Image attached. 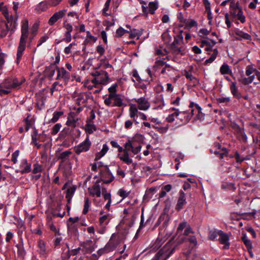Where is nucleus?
<instances>
[{"label":"nucleus","instance_id":"2","mask_svg":"<svg viewBox=\"0 0 260 260\" xmlns=\"http://www.w3.org/2000/svg\"><path fill=\"white\" fill-rule=\"evenodd\" d=\"M117 148L119 152L118 157L126 164L129 165L133 162V159L129 157V152L131 151L134 154H137L141 151V146H135L134 141L128 140L124 144V148L119 145Z\"/></svg>","mask_w":260,"mask_h":260},{"label":"nucleus","instance_id":"52","mask_svg":"<svg viewBox=\"0 0 260 260\" xmlns=\"http://www.w3.org/2000/svg\"><path fill=\"white\" fill-rule=\"evenodd\" d=\"M109 215H104L100 218L99 221L101 225H106L108 223Z\"/></svg>","mask_w":260,"mask_h":260},{"label":"nucleus","instance_id":"43","mask_svg":"<svg viewBox=\"0 0 260 260\" xmlns=\"http://www.w3.org/2000/svg\"><path fill=\"white\" fill-rule=\"evenodd\" d=\"M102 193L105 200H107L109 202L112 201L111 194L107 192V189L105 187H102Z\"/></svg>","mask_w":260,"mask_h":260},{"label":"nucleus","instance_id":"30","mask_svg":"<svg viewBox=\"0 0 260 260\" xmlns=\"http://www.w3.org/2000/svg\"><path fill=\"white\" fill-rule=\"evenodd\" d=\"M108 150V146L106 144H104L102 149L100 152L96 153L95 157V160L100 159L101 157L105 155Z\"/></svg>","mask_w":260,"mask_h":260},{"label":"nucleus","instance_id":"4","mask_svg":"<svg viewBox=\"0 0 260 260\" xmlns=\"http://www.w3.org/2000/svg\"><path fill=\"white\" fill-rule=\"evenodd\" d=\"M177 244H174V240L171 239L156 253L154 257L157 260H166L173 253Z\"/></svg>","mask_w":260,"mask_h":260},{"label":"nucleus","instance_id":"50","mask_svg":"<svg viewBox=\"0 0 260 260\" xmlns=\"http://www.w3.org/2000/svg\"><path fill=\"white\" fill-rule=\"evenodd\" d=\"M43 171L42 166L37 163L34 165V168L32 170V173L37 174L38 173L42 172Z\"/></svg>","mask_w":260,"mask_h":260},{"label":"nucleus","instance_id":"8","mask_svg":"<svg viewBox=\"0 0 260 260\" xmlns=\"http://www.w3.org/2000/svg\"><path fill=\"white\" fill-rule=\"evenodd\" d=\"M174 26L173 31L175 34L174 40L171 44L170 48L173 52L177 54L179 52V41L178 39L179 37V27L177 24H175Z\"/></svg>","mask_w":260,"mask_h":260},{"label":"nucleus","instance_id":"39","mask_svg":"<svg viewBox=\"0 0 260 260\" xmlns=\"http://www.w3.org/2000/svg\"><path fill=\"white\" fill-rule=\"evenodd\" d=\"M221 188L224 189L233 190L236 189L235 183L231 182H224L221 185Z\"/></svg>","mask_w":260,"mask_h":260},{"label":"nucleus","instance_id":"60","mask_svg":"<svg viewBox=\"0 0 260 260\" xmlns=\"http://www.w3.org/2000/svg\"><path fill=\"white\" fill-rule=\"evenodd\" d=\"M19 155V151L16 150L12 155L11 160L14 164H16L17 162V157Z\"/></svg>","mask_w":260,"mask_h":260},{"label":"nucleus","instance_id":"16","mask_svg":"<svg viewBox=\"0 0 260 260\" xmlns=\"http://www.w3.org/2000/svg\"><path fill=\"white\" fill-rule=\"evenodd\" d=\"M76 116L75 113L71 112L68 116L66 124L68 126L75 127L76 126V123L79 120V118L77 117Z\"/></svg>","mask_w":260,"mask_h":260},{"label":"nucleus","instance_id":"26","mask_svg":"<svg viewBox=\"0 0 260 260\" xmlns=\"http://www.w3.org/2000/svg\"><path fill=\"white\" fill-rule=\"evenodd\" d=\"M9 30L8 24L4 21L0 22V38L5 37Z\"/></svg>","mask_w":260,"mask_h":260},{"label":"nucleus","instance_id":"17","mask_svg":"<svg viewBox=\"0 0 260 260\" xmlns=\"http://www.w3.org/2000/svg\"><path fill=\"white\" fill-rule=\"evenodd\" d=\"M255 212H248V213H239L237 212H232L231 213L230 218L232 220H240L241 218L244 219H246V218L241 217V216L243 215H247V216H254L255 214Z\"/></svg>","mask_w":260,"mask_h":260},{"label":"nucleus","instance_id":"34","mask_svg":"<svg viewBox=\"0 0 260 260\" xmlns=\"http://www.w3.org/2000/svg\"><path fill=\"white\" fill-rule=\"evenodd\" d=\"M37 250L39 253L42 256H44L46 254V247L45 243L43 241L40 240L38 242Z\"/></svg>","mask_w":260,"mask_h":260},{"label":"nucleus","instance_id":"47","mask_svg":"<svg viewBox=\"0 0 260 260\" xmlns=\"http://www.w3.org/2000/svg\"><path fill=\"white\" fill-rule=\"evenodd\" d=\"M157 9V4L153 2H150L148 7V12L151 14L154 13V11Z\"/></svg>","mask_w":260,"mask_h":260},{"label":"nucleus","instance_id":"38","mask_svg":"<svg viewBox=\"0 0 260 260\" xmlns=\"http://www.w3.org/2000/svg\"><path fill=\"white\" fill-rule=\"evenodd\" d=\"M237 19L239 20L242 23H244L246 21L245 16L243 14V12L241 7H240L238 9Z\"/></svg>","mask_w":260,"mask_h":260},{"label":"nucleus","instance_id":"11","mask_svg":"<svg viewBox=\"0 0 260 260\" xmlns=\"http://www.w3.org/2000/svg\"><path fill=\"white\" fill-rule=\"evenodd\" d=\"M57 75V80L62 79L65 82H68L70 79V74L64 68L56 67Z\"/></svg>","mask_w":260,"mask_h":260},{"label":"nucleus","instance_id":"9","mask_svg":"<svg viewBox=\"0 0 260 260\" xmlns=\"http://www.w3.org/2000/svg\"><path fill=\"white\" fill-rule=\"evenodd\" d=\"M217 241L220 244L224 245L222 247L223 249H229L230 248V243L229 241L230 236L229 234L220 230L219 238Z\"/></svg>","mask_w":260,"mask_h":260},{"label":"nucleus","instance_id":"24","mask_svg":"<svg viewBox=\"0 0 260 260\" xmlns=\"http://www.w3.org/2000/svg\"><path fill=\"white\" fill-rule=\"evenodd\" d=\"M230 90L231 93L235 98L240 99L242 98V94L241 92L238 91V88L236 86V82H232L230 86Z\"/></svg>","mask_w":260,"mask_h":260},{"label":"nucleus","instance_id":"62","mask_svg":"<svg viewBox=\"0 0 260 260\" xmlns=\"http://www.w3.org/2000/svg\"><path fill=\"white\" fill-rule=\"evenodd\" d=\"M96 51L100 55V56H102L105 52V48L102 45H98L96 47Z\"/></svg>","mask_w":260,"mask_h":260},{"label":"nucleus","instance_id":"59","mask_svg":"<svg viewBox=\"0 0 260 260\" xmlns=\"http://www.w3.org/2000/svg\"><path fill=\"white\" fill-rule=\"evenodd\" d=\"M117 85L114 84L108 88V91L110 93L109 94L115 95L116 94V88Z\"/></svg>","mask_w":260,"mask_h":260},{"label":"nucleus","instance_id":"21","mask_svg":"<svg viewBox=\"0 0 260 260\" xmlns=\"http://www.w3.org/2000/svg\"><path fill=\"white\" fill-rule=\"evenodd\" d=\"M101 179L103 183L108 184L113 180L114 177L109 170H106L102 175Z\"/></svg>","mask_w":260,"mask_h":260},{"label":"nucleus","instance_id":"49","mask_svg":"<svg viewBox=\"0 0 260 260\" xmlns=\"http://www.w3.org/2000/svg\"><path fill=\"white\" fill-rule=\"evenodd\" d=\"M257 70L253 67V64H250L247 66L246 69V75L247 76H249L252 73H255Z\"/></svg>","mask_w":260,"mask_h":260},{"label":"nucleus","instance_id":"46","mask_svg":"<svg viewBox=\"0 0 260 260\" xmlns=\"http://www.w3.org/2000/svg\"><path fill=\"white\" fill-rule=\"evenodd\" d=\"M185 199V194L182 191L180 190V209L182 208V206L186 203Z\"/></svg>","mask_w":260,"mask_h":260},{"label":"nucleus","instance_id":"13","mask_svg":"<svg viewBox=\"0 0 260 260\" xmlns=\"http://www.w3.org/2000/svg\"><path fill=\"white\" fill-rule=\"evenodd\" d=\"M99 181H97L91 187L88 188V191L92 197L96 196V197H100L102 192V187L99 184Z\"/></svg>","mask_w":260,"mask_h":260},{"label":"nucleus","instance_id":"58","mask_svg":"<svg viewBox=\"0 0 260 260\" xmlns=\"http://www.w3.org/2000/svg\"><path fill=\"white\" fill-rule=\"evenodd\" d=\"M187 19H184L183 14L180 12V28L184 26V24L187 25L188 22Z\"/></svg>","mask_w":260,"mask_h":260},{"label":"nucleus","instance_id":"25","mask_svg":"<svg viewBox=\"0 0 260 260\" xmlns=\"http://www.w3.org/2000/svg\"><path fill=\"white\" fill-rule=\"evenodd\" d=\"M241 241L244 243L247 248V251H249L250 249H252V244L251 240L247 238L246 234L244 231L242 232V236L241 237Z\"/></svg>","mask_w":260,"mask_h":260},{"label":"nucleus","instance_id":"63","mask_svg":"<svg viewBox=\"0 0 260 260\" xmlns=\"http://www.w3.org/2000/svg\"><path fill=\"white\" fill-rule=\"evenodd\" d=\"M48 38L49 37L46 35L41 37L38 41L37 47L41 46L43 43L45 42L48 39Z\"/></svg>","mask_w":260,"mask_h":260},{"label":"nucleus","instance_id":"19","mask_svg":"<svg viewBox=\"0 0 260 260\" xmlns=\"http://www.w3.org/2000/svg\"><path fill=\"white\" fill-rule=\"evenodd\" d=\"M118 243L117 240L116 239V237L115 235H112L109 241L106 244L105 248L109 251H111L115 249Z\"/></svg>","mask_w":260,"mask_h":260},{"label":"nucleus","instance_id":"44","mask_svg":"<svg viewBox=\"0 0 260 260\" xmlns=\"http://www.w3.org/2000/svg\"><path fill=\"white\" fill-rule=\"evenodd\" d=\"M25 124L24 125V128H23L22 127H20L19 128V132L20 133H23L24 130L27 132L29 129V128L30 127L31 123H30V121H29V120H28V117H27L25 119Z\"/></svg>","mask_w":260,"mask_h":260},{"label":"nucleus","instance_id":"56","mask_svg":"<svg viewBox=\"0 0 260 260\" xmlns=\"http://www.w3.org/2000/svg\"><path fill=\"white\" fill-rule=\"evenodd\" d=\"M118 195L122 198V199L126 198L129 194V191H126L123 189H120L118 191Z\"/></svg>","mask_w":260,"mask_h":260},{"label":"nucleus","instance_id":"6","mask_svg":"<svg viewBox=\"0 0 260 260\" xmlns=\"http://www.w3.org/2000/svg\"><path fill=\"white\" fill-rule=\"evenodd\" d=\"M188 107L190 110L194 109V111L196 110L197 112V113H194V116L191 121L192 123H195L198 121L202 122L205 120V114L202 112V108L198 104L190 102Z\"/></svg>","mask_w":260,"mask_h":260},{"label":"nucleus","instance_id":"14","mask_svg":"<svg viewBox=\"0 0 260 260\" xmlns=\"http://www.w3.org/2000/svg\"><path fill=\"white\" fill-rule=\"evenodd\" d=\"M138 104V108L139 110L146 111L150 107V104L148 101L144 98H141L135 100Z\"/></svg>","mask_w":260,"mask_h":260},{"label":"nucleus","instance_id":"32","mask_svg":"<svg viewBox=\"0 0 260 260\" xmlns=\"http://www.w3.org/2000/svg\"><path fill=\"white\" fill-rule=\"evenodd\" d=\"M166 62L164 61L162 58H158L157 57L156 59V61L155 62V64L153 66V68L155 70V71L158 70L160 68L164 67L166 66Z\"/></svg>","mask_w":260,"mask_h":260},{"label":"nucleus","instance_id":"53","mask_svg":"<svg viewBox=\"0 0 260 260\" xmlns=\"http://www.w3.org/2000/svg\"><path fill=\"white\" fill-rule=\"evenodd\" d=\"M179 115V113L178 111H175L173 114L170 115L168 116V117L167 118V120L169 122H172L174 121L175 118H177L178 116Z\"/></svg>","mask_w":260,"mask_h":260},{"label":"nucleus","instance_id":"27","mask_svg":"<svg viewBox=\"0 0 260 260\" xmlns=\"http://www.w3.org/2000/svg\"><path fill=\"white\" fill-rule=\"evenodd\" d=\"M72 153V152L71 150H66L59 153L57 155V158L58 159H60L61 162H63L69 159Z\"/></svg>","mask_w":260,"mask_h":260},{"label":"nucleus","instance_id":"15","mask_svg":"<svg viewBox=\"0 0 260 260\" xmlns=\"http://www.w3.org/2000/svg\"><path fill=\"white\" fill-rule=\"evenodd\" d=\"M63 27L66 28V31L65 32L66 38L63 39V41L69 43L71 41L72 38L71 32L73 30V26L71 24L64 21L63 22Z\"/></svg>","mask_w":260,"mask_h":260},{"label":"nucleus","instance_id":"5","mask_svg":"<svg viewBox=\"0 0 260 260\" xmlns=\"http://www.w3.org/2000/svg\"><path fill=\"white\" fill-rule=\"evenodd\" d=\"M91 75L94 77L91 80V83L94 84V87L98 85H106L110 80L108 73L103 70L95 71L91 73Z\"/></svg>","mask_w":260,"mask_h":260},{"label":"nucleus","instance_id":"18","mask_svg":"<svg viewBox=\"0 0 260 260\" xmlns=\"http://www.w3.org/2000/svg\"><path fill=\"white\" fill-rule=\"evenodd\" d=\"M20 168L21 173H29L31 171V164L28 163L26 159H23L21 161Z\"/></svg>","mask_w":260,"mask_h":260},{"label":"nucleus","instance_id":"51","mask_svg":"<svg viewBox=\"0 0 260 260\" xmlns=\"http://www.w3.org/2000/svg\"><path fill=\"white\" fill-rule=\"evenodd\" d=\"M61 127V124L60 123L55 124L52 128L51 134L53 135H55L57 134L59 131L60 128Z\"/></svg>","mask_w":260,"mask_h":260},{"label":"nucleus","instance_id":"55","mask_svg":"<svg viewBox=\"0 0 260 260\" xmlns=\"http://www.w3.org/2000/svg\"><path fill=\"white\" fill-rule=\"evenodd\" d=\"M126 32H129V31L120 27L117 29L115 36L116 37H120Z\"/></svg>","mask_w":260,"mask_h":260},{"label":"nucleus","instance_id":"28","mask_svg":"<svg viewBox=\"0 0 260 260\" xmlns=\"http://www.w3.org/2000/svg\"><path fill=\"white\" fill-rule=\"evenodd\" d=\"M219 235V230H217L215 229L209 230L208 238L211 241H217V238Z\"/></svg>","mask_w":260,"mask_h":260},{"label":"nucleus","instance_id":"45","mask_svg":"<svg viewBox=\"0 0 260 260\" xmlns=\"http://www.w3.org/2000/svg\"><path fill=\"white\" fill-rule=\"evenodd\" d=\"M61 84H59L58 82H55L50 89L51 93L52 95L55 91L60 90L61 88Z\"/></svg>","mask_w":260,"mask_h":260},{"label":"nucleus","instance_id":"36","mask_svg":"<svg viewBox=\"0 0 260 260\" xmlns=\"http://www.w3.org/2000/svg\"><path fill=\"white\" fill-rule=\"evenodd\" d=\"M85 130L87 134H91L93 133L94 131H95L96 128L95 125L92 123L87 122L85 125Z\"/></svg>","mask_w":260,"mask_h":260},{"label":"nucleus","instance_id":"22","mask_svg":"<svg viewBox=\"0 0 260 260\" xmlns=\"http://www.w3.org/2000/svg\"><path fill=\"white\" fill-rule=\"evenodd\" d=\"M155 54L158 55V58H162V59L165 60L168 58V52L165 48L159 47V48H155Z\"/></svg>","mask_w":260,"mask_h":260},{"label":"nucleus","instance_id":"42","mask_svg":"<svg viewBox=\"0 0 260 260\" xmlns=\"http://www.w3.org/2000/svg\"><path fill=\"white\" fill-rule=\"evenodd\" d=\"M90 207V201L88 198H85L84 200V208L83 210V214H86L88 211Z\"/></svg>","mask_w":260,"mask_h":260},{"label":"nucleus","instance_id":"40","mask_svg":"<svg viewBox=\"0 0 260 260\" xmlns=\"http://www.w3.org/2000/svg\"><path fill=\"white\" fill-rule=\"evenodd\" d=\"M238 80L240 83L244 85H247L251 83L249 77H244L243 73L241 74L240 77L238 78Z\"/></svg>","mask_w":260,"mask_h":260},{"label":"nucleus","instance_id":"12","mask_svg":"<svg viewBox=\"0 0 260 260\" xmlns=\"http://www.w3.org/2000/svg\"><path fill=\"white\" fill-rule=\"evenodd\" d=\"M67 12V10L62 9L57 12H55L49 19L48 24L49 25H53L59 19L64 17Z\"/></svg>","mask_w":260,"mask_h":260},{"label":"nucleus","instance_id":"35","mask_svg":"<svg viewBox=\"0 0 260 260\" xmlns=\"http://www.w3.org/2000/svg\"><path fill=\"white\" fill-rule=\"evenodd\" d=\"M76 104L80 106L82 105L85 106V104L87 101L86 97L83 94H79L76 99Z\"/></svg>","mask_w":260,"mask_h":260},{"label":"nucleus","instance_id":"3","mask_svg":"<svg viewBox=\"0 0 260 260\" xmlns=\"http://www.w3.org/2000/svg\"><path fill=\"white\" fill-rule=\"evenodd\" d=\"M23 80L19 81L15 77H9L5 80L2 87L5 89H0V94H8L14 89H19Z\"/></svg>","mask_w":260,"mask_h":260},{"label":"nucleus","instance_id":"64","mask_svg":"<svg viewBox=\"0 0 260 260\" xmlns=\"http://www.w3.org/2000/svg\"><path fill=\"white\" fill-rule=\"evenodd\" d=\"M240 7V6H239L238 2H237L236 3H235V2H231V3H230V8L232 10H238Z\"/></svg>","mask_w":260,"mask_h":260},{"label":"nucleus","instance_id":"37","mask_svg":"<svg viewBox=\"0 0 260 260\" xmlns=\"http://www.w3.org/2000/svg\"><path fill=\"white\" fill-rule=\"evenodd\" d=\"M63 114L62 111H55L53 114L52 118L50 120L49 122L55 123L58 121L59 118Z\"/></svg>","mask_w":260,"mask_h":260},{"label":"nucleus","instance_id":"61","mask_svg":"<svg viewBox=\"0 0 260 260\" xmlns=\"http://www.w3.org/2000/svg\"><path fill=\"white\" fill-rule=\"evenodd\" d=\"M76 44L75 43H71L68 46L66 47L64 49V52L66 54H69L71 52V49Z\"/></svg>","mask_w":260,"mask_h":260},{"label":"nucleus","instance_id":"23","mask_svg":"<svg viewBox=\"0 0 260 260\" xmlns=\"http://www.w3.org/2000/svg\"><path fill=\"white\" fill-rule=\"evenodd\" d=\"M220 72L222 75H230L234 80H235V77L234 76L232 73V71L227 63H224L221 66L220 69Z\"/></svg>","mask_w":260,"mask_h":260},{"label":"nucleus","instance_id":"41","mask_svg":"<svg viewBox=\"0 0 260 260\" xmlns=\"http://www.w3.org/2000/svg\"><path fill=\"white\" fill-rule=\"evenodd\" d=\"M76 188L71 187L70 188H68L66 191V198L68 199V201L69 202H70L75 191Z\"/></svg>","mask_w":260,"mask_h":260},{"label":"nucleus","instance_id":"54","mask_svg":"<svg viewBox=\"0 0 260 260\" xmlns=\"http://www.w3.org/2000/svg\"><path fill=\"white\" fill-rule=\"evenodd\" d=\"M197 22L193 19H191L190 21H188L187 25H185L184 28L186 29H189L192 27L197 26Z\"/></svg>","mask_w":260,"mask_h":260},{"label":"nucleus","instance_id":"1","mask_svg":"<svg viewBox=\"0 0 260 260\" xmlns=\"http://www.w3.org/2000/svg\"><path fill=\"white\" fill-rule=\"evenodd\" d=\"M28 21L27 19H24L21 22V36L17 47V62L19 63L23 52L25 50L27 40H28V46L30 45V43L33 39L32 37H29L28 31Z\"/></svg>","mask_w":260,"mask_h":260},{"label":"nucleus","instance_id":"20","mask_svg":"<svg viewBox=\"0 0 260 260\" xmlns=\"http://www.w3.org/2000/svg\"><path fill=\"white\" fill-rule=\"evenodd\" d=\"M111 95L112 107H121L123 105V100L120 94Z\"/></svg>","mask_w":260,"mask_h":260},{"label":"nucleus","instance_id":"29","mask_svg":"<svg viewBox=\"0 0 260 260\" xmlns=\"http://www.w3.org/2000/svg\"><path fill=\"white\" fill-rule=\"evenodd\" d=\"M186 242L193 244L194 245H196L197 244V239L194 236H190L188 238L183 237L180 239V244Z\"/></svg>","mask_w":260,"mask_h":260},{"label":"nucleus","instance_id":"7","mask_svg":"<svg viewBox=\"0 0 260 260\" xmlns=\"http://www.w3.org/2000/svg\"><path fill=\"white\" fill-rule=\"evenodd\" d=\"M91 145V142L89 140L88 135H87L85 140L74 147V151L75 153L79 155L82 152H86L88 151Z\"/></svg>","mask_w":260,"mask_h":260},{"label":"nucleus","instance_id":"10","mask_svg":"<svg viewBox=\"0 0 260 260\" xmlns=\"http://www.w3.org/2000/svg\"><path fill=\"white\" fill-rule=\"evenodd\" d=\"M190 113L188 111H180V121L181 122L180 125H183L187 123L194 115V109L190 110Z\"/></svg>","mask_w":260,"mask_h":260},{"label":"nucleus","instance_id":"33","mask_svg":"<svg viewBox=\"0 0 260 260\" xmlns=\"http://www.w3.org/2000/svg\"><path fill=\"white\" fill-rule=\"evenodd\" d=\"M128 33H129V38L134 39L137 38L138 39L142 34V31L141 29H133Z\"/></svg>","mask_w":260,"mask_h":260},{"label":"nucleus","instance_id":"48","mask_svg":"<svg viewBox=\"0 0 260 260\" xmlns=\"http://www.w3.org/2000/svg\"><path fill=\"white\" fill-rule=\"evenodd\" d=\"M87 38L84 40V43L85 44H87L90 40L92 41L93 42H95L97 40V38L93 36H92L90 32L89 31L87 32Z\"/></svg>","mask_w":260,"mask_h":260},{"label":"nucleus","instance_id":"57","mask_svg":"<svg viewBox=\"0 0 260 260\" xmlns=\"http://www.w3.org/2000/svg\"><path fill=\"white\" fill-rule=\"evenodd\" d=\"M229 150L227 148H222V152L219 154L218 157L220 159L223 158L224 156L228 157L229 156Z\"/></svg>","mask_w":260,"mask_h":260},{"label":"nucleus","instance_id":"31","mask_svg":"<svg viewBox=\"0 0 260 260\" xmlns=\"http://www.w3.org/2000/svg\"><path fill=\"white\" fill-rule=\"evenodd\" d=\"M129 116L133 119V121H136L135 116L138 113V109L135 105H131L129 109Z\"/></svg>","mask_w":260,"mask_h":260}]
</instances>
